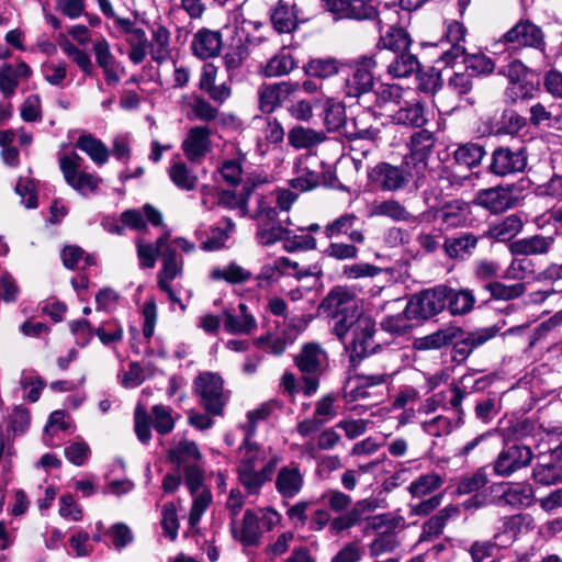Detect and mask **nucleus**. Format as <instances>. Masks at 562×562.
<instances>
[{
	"label": "nucleus",
	"instance_id": "obj_22",
	"mask_svg": "<svg viewBox=\"0 0 562 562\" xmlns=\"http://www.w3.org/2000/svg\"><path fill=\"white\" fill-rule=\"evenodd\" d=\"M554 243V236L537 234L512 241L509 251L515 256H542L550 252Z\"/></svg>",
	"mask_w": 562,
	"mask_h": 562
},
{
	"label": "nucleus",
	"instance_id": "obj_16",
	"mask_svg": "<svg viewBox=\"0 0 562 562\" xmlns=\"http://www.w3.org/2000/svg\"><path fill=\"white\" fill-rule=\"evenodd\" d=\"M92 50L98 66L103 71L106 83L110 86L117 85L121 80V72H124V69L112 54L109 42L103 36L97 38L93 42Z\"/></svg>",
	"mask_w": 562,
	"mask_h": 562
},
{
	"label": "nucleus",
	"instance_id": "obj_1",
	"mask_svg": "<svg viewBox=\"0 0 562 562\" xmlns=\"http://www.w3.org/2000/svg\"><path fill=\"white\" fill-rule=\"evenodd\" d=\"M370 116V112H362L347 123L346 108L341 102L328 100L323 110V123L328 132H342L349 139L375 140L380 130L375 127H358V123Z\"/></svg>",
	"mask_w": 562,
	"mask_h": 562
},
{
	"label": "nucleus",
	"instance_id": "obj_63",
	"mask_svg": "<svg viewBox=\"0 0 562 562\" xmlns=\"http://www.w3.org/2000/svg\"><path fill=\"white\" fill-rule=\"evenodd\" d=\"M522 221L518 215L512 214L492 228V235L499 241L512 239L522 229Z\"/></svg>",
	"mask_w": 562,
	"mask_h": 562
},
{
	"label": "nucleus",
	"instance_id": "obj_27",
	"mask_svg": "<svg viewBox=\"0 0 562 562\" xmlns=\"http://www.w3.org/2000/svg\"><path fill=\"white\" fill-rule=\"evenodd\" d=\"M297 88L299 83L292 85L288 82L262 86L258 91L259 109L263 113H272L281 105V93H290L295 91Z\"/></svg>",
	"mask_w": 562,
	"mask_h": 562
},
{
	"label": "nucleus",
	"instance_id": "obj_51",
	"mask_svg": "<svg viewBox=\"0 0 562 562\" xmlns=\"http://www.w3.org/2000/svg\"><path fill=\"white\" fill-rule=\"evenodd\" d=\"M168 238L169 235L165 234L156 240L155 245L143 244L140 240L137 241V256L142 268L149 269L155 267L157 255H161V251L168 244Z\"/></svg>",
	"mask_w": 562,
	"mask_h": 562
},
{
	"label": "nucleus",
	"instance_id": "obj_58",
	"mask_svg": "<svg viewBox=\"0 0 562 562\" xmlns=\"http://www.w3.org/2000/svg\"><path fill=\"white\" fill-rule=\"evenodd\" d=\"M484 289L491 293L494 300L510 301L521 296L526 291V285L521 282L514 284H504L498 281L488 282Z\"/></svg>",
	"mask_w": 562,
	"mask_h": 562
},
{
	"label": "nucleus",
	"instance_id": "obj_24",
	"mask_svg": "<svg viewBox=\"0 0 562 562\" xmlns=\"http://www.w3.org/2000/svg\"><path fill=\"white\" fill-rule=\"evenodd\" d=\"M193 54L200 59H209L218 56L222 49V34L220 31L201 29L191 42Z\"/></svg>",
	"mask_w": 562,
	"mask_h": 562
},
{
	"label": "nucleus",
	"instance_id": "obj_60",
	"mask_svg": "<svg viewBox=\"0 0 562 562\" xmlns=\"http://www.w3.org/2000/svg\"><path fill=\"white\" fill-rule=\"evenodd\" d=\"M247 47L241 43L236 44L227 49L223 56V63L227 72L228 81L237 75L239 68L243 66L247 58Z\"/></svg>",
	"mask_w": 562,
	"mask_h": 562
},
{
	"label": "nucleus",
	"instance_id": "obj_41",
	"mask_svg": "<svg viewBox=\"0 0 562 562\" xmlns=\"http://www.w3.org/2000/svg\"><path fill=\"white\" fill-rule=\"evenodd\" d=\"M475 302L476 300L472 291L449 288L446 307L452 315H465L473 310Z\"/></svg>",
	"mask_w": 562,
	"mask_h": 562
},
{
	"label": "nucleus",
	"instance_id": "obj_19",
	"mask_svg": "<svg viewBox=\"0 0 562 562\" xmlns=\"http://www.w3.org/2000/svg\"><path fill=\"white\" fill-rule=\"evenodd\" d=\"M357 307L353 293L344 286L334 288L322 301L319 310L327 317H335L339 314Z\"/></svg>",
	"mask_w": 562,
	"mask_h": 562
},
{
	"label": "nucleus",
	"instance_id": "obj_32",
	"mask_svg": "<svg viewBox=\"0 0 562 562\" xmlns=\"http://www.w3.org/2000/svg\"><path fill=\"white\" fill-rule=\"evenodd\" d=\"M510 81V86L506 89V94L512 101L526 98L529 93L528 85H524L522 80L527 75V67L519 60L509 63L505 70Z\"/></svg>",
	"mask_w": 562,
	"mask_h": 562
},
{
	"label": "nucleus",
	"instance_id": "obj_53",
	"mask_svg": "<svg viewBox=\"0 0 562 562\" xmlns=\"http://www.w3.org/2000/svg\"><path fill=\"white\" fill-rule=\"evenodd\" d=\"M127 44L130 46V60L135 65L143 63L147 56L149 44L145 31L139 27L133 30L128 34Z\"/></svg>",
	"mask_w": 562,
	"mask_h": 562
},
{
	"label": "nucleus",
	"instance_id": "obj_4",
	"mask_svg": "<svg viewBox=\"0 0 562 562\" xmlns=\"http://www.w3.org/2000/svg\"><path fill=\"white\" fill-rule=\"evenodd\" d=\"M327 352L316 342L304 344L295 356L294 362L304 381L303 393L314 394L319 385V376L327 366Z\"/></svg>",
	"mask_w": 562,
	"mask_h": 562
},
{
	"label": "nucleus",
	"instance_id": "obj_52",
	"mask_svg": "<svg viewBox=\"0 0 562 562\" xmlns=\"http://www.w3.org/2000/svg\"><path fill=\"white\" fill-rule=\"evenodd\" d=\"M443 482L445 480L441 475L431 472L423 474L416 480H414L409 484L408 491L413 497L420 498L439 490L442 486Z\"/></svg>",
	"mask_w": 562,
	"mask_h": 562
},
{
	"label": "nucleus",
	"instance_id": "obj_61",
	"mask_svg": "<svg viewBox=\"0 0 562 562\" xmlns=\"http://www.w3.org/2000/svg\"><path fill=\"white\" fill-rule=\"evenodd\" d=\"M151 418L154 429L161 436L170 434L176 425L172 416V409L165 405H154L151 407Z\"/></svg>",
	"mask_w": 562,
	"mask_h": 562
},
{
	"label": "nucleus",
	"instance_id": "obj_11",
	"mask_svg": "<svg viewBox=\"0 0 562 562\" xmlns=\"http://www.w3.org/2000/svg\"><path fill=\"white\" fill-rule=\"evenodd\" d=\"M517 191L514 184L480 190L475 202L492 213H503L519 203Z\"/></svg>",
	"mask_w": 562,
	"mask_h": 562
},
{
	"label": "nucleus",
	"instance_id": "obj_33",
	"mask_svg": "<svg viewBox=\"0 0 562 562\" xmlns=\"http://www.w3.org/2000/svg\"><path fill=\"white\" fill-rule=\"evenodd\" d=\"M201 452L194 441L180 439L172 448L168 450V460L178 468L196 463L201 459Z\"/></svg>",
	"mask_w": 562,
	"mask_h": 562
},
{
	"label": "nucleus",
	"instance_id": "obj_46",
	"mask_svg": "<svg viewBox=\"0 0 562 562\" xmlns=\"http://www.w3.org/2000/svg\"><path fill=\"white\" fill-rule=\"evenodd\" d=\"M325 139L323 132L312 128L295 126L289 131L288 140L291 146L297 149L311 148Z\"/></svg>",
	"mask_w": 562,
	"mask_h": 562
},
{
	"label": "nucleus",
	"instance_id": "obj_62",
	"mask_svg": "<svg viewBox=\"0 0 562 562\" xmlns=\"http://www.w3.org/2000/svg\"><path fill=\"white\" fill-rule=\"evenodd\" d=\"M7 423L8 430L14 436L25 434L31 425L30 411L22 405L14 406L12 412L7 416Z\"/></svg>",
	"mask_w": 562,
	"mask_h": 562
},
{
	"label": "nucleus",
	"instance_id": "obj_13",
	"mask_svg": "<svg viewBox=\"0 0 562 562\" xmlns=\"http://www.w3.org/2000/svg\"><path fill=\"white\" fill-rule=\"evenodd\" d=\"M527 166V151L525 147L512 149L498 147L492 154L490 171L496 176H508L525 170Z\"/></svg>",
	"mask_w": 562,
	"mask_h": 562
},
{
	"label": "nucleus",
	"instance_id": "obj_23",
	"mask_svg": "<svg viewBox=\"0 0 562 562\" xmlns=\"http://www.w3.org/2000/svg\"><path fill=\"white\" fill-rule=\"evenodd\" d=\"M375 57L379 60H387V72L394 78H405L419 69V61L416 55L408 49L385 56L383 52H379Z\"/></svg>",
	"mask_w": 562,
	"mask_h": 562
},
{
	"label": "nucleus",
	"instance_id": "obj_43",
	"mask_svg": "<svg viewBox=\"0 0 562 562\" xmlns=\"http://www.w3.org/2000/svg\"><path fill=\"white\" fill-rule=\"evenodd\" d=\"M485 150L482 146L473 143H468L459 146L453 154L454 165L459 168H464L470 171L473 167L480 165Z\"/></svg>",
	"mask_w": 562,
	"mask_h": 562
},
{
	"label": "nucleus",
	"instance_id": "obj_18",
	"mask_svg": "<svg viewBox=\"0 0 562 562\" xmlns=\"http://www.w3.org/2000/svg\"><path fill=\"white\" fill-rule=\"evenodd\" d=\"M374 508V502L370 499L356 502L349 510L339 513L340 515L331 519L329 525L330 533L333 536H338L342 531L352 528L362 520L364 515L373 512Z\"/></svg>",
	"mask_w": 562,
	"mask_h": 562
},
{
	"label": "nucleus",
	"instance_id": "obj_42",
	"mask_svg": "<svg viewBox=\"0 0 562 562\" xmlns=\"http://www.w3.org/2000/svg\"><path fill=\"white\" fill-rule=\"evenodd\" d=\"M468 206L459 201L447 203L437 213L438 220L446 228H456L464 225L468 221Z\"/></svg>",
	"mask_w": 562,
	"mask_h": 562
},
{
	"label": "nucleus",
	"instance_id": "obj_55",
	"mask_svg": "<svg viewBox=\"0 0 562 562\" xmlns=\"http://www.w3.org/2000/svg\"><path fill=\"white\" fill-rule=\"evenodd\" d=\"M64 178L68 186H70L74 190L82 195L94 193L101 182L100 178L86 171H77L70 175H66Z\"/></svg>",
	"mask_w": 562,
	"mask_h": 562
},
{
	"label": "nucleus",
	"instance_id": "obj_2",
	"mask_svg": "<svg viewBox=\"0 0 562 562\" xmlns=\"http://www.w3.org/2000/svg\"><path fill=\"white\" fill-rule=\"evenodd\" d=\"M368 179L374 188L381 191L396 192L407 187L412 180L419 187L425 177L415 173L412 166L403 158L398 166L385 161L376 164L368 172Z\"/></svg>",
	"mask_w": 562,
	"mask_h": 562
},
{
	"label": "nucleus",
	"instance_id": "obj_37",
	"mask_svg": "<svg viewBox=\"0 0 562 562\" xmlns=\"http://www.w3.org/2000/svg\"><path fill=\"white\" fill-rule=\"evenodd\" d=\"M459 328L449 327L427 336L416 338L413 346L417 350H434L451 344L460 334Z\"/></svg>",
	"mask_w": 562,
	"mask_h": 562
},
{
	"label": "nucleus",
	"instance_id": "obj_5",
	"mask_svg": "<svg viewBox=\"0 0 562 562\" xmlns=\"http://www.w3.org/2000/svg\"><path fill=\"white\" fill-rule=\"evenodd\" d=\"M502 47L509 52H518L525 47L543 52L546 48L544 34L531 21L520 20L493 44L494 53H501Z\"/></svg>",
	"mask_w": 562,
	"mask_h": 562
},
{
	"label": "nucleus",
	"instance_id": "obj_44",
	"mask_svg": "<svg viewBox=\"0 0 562 562\" xmlns=\"http://www.w3.org/2000/svg\"><path fill=\"white\" fill-rule=\"evenodd\" d=\"M221 223L223 227L214 226L211 228V235L201 244L204 251H216L225 246L227 239L235 232L236 225L231 217H223Z\"/></svg>",
	"mask_w": 562,
	"mask_h": 562
},
{
	"label": "nucleus",
	"instance_id": "obj_30",
	"mask_svg": "<svg viewBox=\"0 0 562 562\" xmlns=\"http://www.w3.org/2000/svg\"><path fill=\"white\" fill-rule=\"evenodd\" d=\"M294 4L280 0L270 12V20L278 33H291L297 26V15Z\"/></svg>",
	"mask_w": 562,
	"mask_h": 562
},
{
	"label": "nucleus",
	"instance_id": "obj_29",
	"mask_svg": "<svg viewBox=\"0 0 562 562\" xmlns=\"http://www.w3.org/2000/svg\"><path fill=\"white\" fill-rule=\"evenodd\" d=\"M239 315H235L228 310L223 312L224 328L229 334H249L257 327L255 317L247 312L245 303L238 305Z\"/></svg>",
	"mask_w": 562,
	"mask_h": 562
},
{
	"label": "nucleus",
	"instance_id": "obj_20",
	"mask_svg": "<svg viewBox=\"0 0 562 562\" xmlns=\"http://www.w3.org/2000/svg\"><path fill=\"white\" fill-rule=\"evenodd\" d=\"M380 31V41L378 46L381 48L385 56L394 53L409 49L412 40L409 34L402 27L389 26L387 30L383 31V22L379 16L375 19Z\"/></svg>",
	"mask_w": 562,
	"mask_h": 562
},
{
	"label": "nucleus",
	"instance_id": "obj_64",
	"mask_svg": "<svg viewBox=\"0 0 562 562\" xmlns=\"http://www.w3.org/2000/svg\"><path fill=\"white\" fill-rule=\"evenodd\" d=\"M241 451L243 456L238 469L259 468L268 461L266 460L265 450L259 448L256 443L249 442L248 437L245 440Z\"/></svg>",
	"mask_w": 562,
	"mask_h": 562
},
{
	"label": "nucleus",
	"instance_id": "obj_47",
	"mask_svg": "<svg viewBox=\"0 0 562 562\" xmlns=\"http://www.w3.org/2000/svg\"><path fill=\"white\" fill-rule=\"evenodd\" d=\"M522 522V515H513L510 517H506L499 531L495 533L492 540V542L495 543V548H506L510 546L516 540Z\"/></svg>",
	"mask_w": 562,
	"mask_h": 562
},
{
	"label": "nucleus",
	"instance_id": "obj_45",
	"mask_svg": "<svg viewBox=\"0 0 562 562\" xmlns=\"http://www.w3.org/2000/svg\"><path fill=\"white\" fill-rule=\"evenodd\" d=\"M76 147L85 151L97 165H104L109 159V149L105 144L91 134L81 135Z\"/></svg>",
	"mask_w": 562,
	"mask_h": 562
},
{
	"label": "nucleus",
	"instance_id": "obj_49",
	"mask_svg": "<svg viewBox=\"0 0 562 562\" xmlns=\"http://www.w3.org/2000/svg\"><path fill=\"white\" fill-rule=\"evenodd\" d=\"M211 278L216 281H226L231 284L245 283L251 279V272L236 262H231L224 268H214Z\"/></svg>",
	"mask_w": 562,
	"mask_h": 562
},
{
	"label": "nucleus",
	"instance_id": "obj_9",
	"mask_svg": "<svg viewBox=\"0 0 562 562\" xmlns=\"http://www.w3.org/2000/svg\"><path fill=\"white\" fill-rule=\"evenodd\" d=\"M375 322L371 316L360 317L348 344L351 362H360L363 358L374 352L379 344L374 341Z\"/></svg>",
	"mask_w": 562,
	"mask_h": 562
},
{
	"label": "nucleus",
	"instance_id": "obj_6",
	"mask_svg": "<svg viewBox=\"0 0 562 562\" xmlns=\"http://www.w3.org/2000/svg\"><path fill=\"white\" fill-rule=\"evenodd\" d=\"M448 292L449 286L438 285L413 295L404 308L405 316L423 321L439 314L446 308Z\"/></svg>",
	"mask_w": 562,
	"mask_h": 562
},
{
	"label": "nucleus",
	"instance_id": "obj_34",
	"mask_svg": "<svg viewBox=\"0 0 562 562\" xmlns=\"http://www.w3.org/2000/svg\"><path fill=\"white\" fill-rule=\"evenodd\" d=\"M459 514V508L453 505L446 506L439 510L436 515L424 522L420 540H430L437 538L443 531L447 522L451 518L457 517Z\"/></svg>",
	"mask_w": 562,
	"mask_h": 562
},
{
	"label": "nucleus",
	"instance_id": "obj_7",
	"mask_svg": "<svg viewBox=\"0 0 562 562\" xmlns=\"http://www.w3.org/2000/svg\"><path fill=\"white\" fill-rule=\"evenodd\" d=\"M254 218L257 221L256 239L261 246H271L280 240L284 241L285 236L291 233L278 220L277 209L266 204L263 201L259 202L258 211Z\"/></svg>",
	"mask_w": 562,
	"mask_h": 562
},
{
	"label": "nucleus",
	"instance_id": "obj_21",
	"mask_svg": "<svg viewBox=\"0 0 562 562\" xmlns=\"http://www.w3.org/2000/svg\"><path fill=\"white\" fill-rule=\"evenodd\" d=\"M303 484L304 476L300 465L295 462L282 467L276 477V490L284 498L296 496L301 492Z\"/></svg>",
	"mask_w": 562,
	"mask_h": 562
},
{
	"label": "nucleus",
	"instance_id": "obj_3",
	"mask_svg": "<svg viewBox=\"0 0 562 562\" xmlns=\"http://www.w3.org/2000/svg\"><path fill=\"white\" fill-rule=\"evenodd\" d=\"M193 392L199 404L213 416L223 415L231 392L224 390L223 379L213 372L204 371L193 380Z\"/></svg>",
	"mask_w": 562,
	"mask_h": 562
},
{
	"label": "nucleus",
	"instance_id": "obj_39",
	"mask_svg": "<svg viewBox=\"0 0 562 562\" xmlns=\"http://www.w3.org/2000/svg\"><path fill=\"white\" fill-rule=\"evenodd\" d=\"M296 66L297 61L292 53L283 47L267 61L262 72L266 77H281L290 74Z\"/></svg>",
	"mask_w": 562,
	"mask_h": 562
},
{
	"label": "nucleus",
	"instance_id": "obj_8",
	"mask_svg": "<svg viewBox=\"0 0 562 562\" xmlns=\"http://www.w3.org/2000/svg\"><path fill=\"white\" fill-rule=\"evenodd\" d=\"M376 58L362 56L350 65V74L346 79L348 97L359 98L371 92L374 85L373 70L378 65Z\"/></svg>",
	"mask_w": 562,
	"mask_h": 562
},
{
	"label": "nucleus",
	"instance_id": "obj_54",
	"mask_svg": "<svg viewBox=\"0 0 562 562\" xmlns=\"http://www.w3.org/2000/svg\"><path fill=\"white\" fill-rule=\"evenodd\" d=\"M368 315L361 313L358 307L352 308L346 313L339 314L331 319L334 321L333 333L339 340H344L348 334H351L360 321V317H367Z\"/></svg>",
	"mask_w": 562,
	"mask_h": 562
},
{
	"label": "nucleus",
	"instance_id": "obj_17",
	"mask_svg": "<svg viewBox=\"0 0 562 562\" xmlns=\"http://www.w3.org/2000/svg\"><path fill=\"white\" fill-rule=\"evenodd\" d=\"M277 463L278 459L271 458L260 468L237 469L238 480L248 494H258L271 481Z\"/></svg>",
	"mask_w": 562,
	"mask_h": 562
},
{
	"label": "nucleus",
	"instance_id": "obj_57",
	"mask_svg": "<svg viewBox=\"0 0 562 562\" xmlns=\"http://www.w3.org/2000/svg\"><path fill=\"white\" fill-rule=\"evenodd\" d=\"M260 537L259 517L254 510L247 509L244 514L239 540L245 546H255L259 542Z\"/></svg>",
	"mask_w": 562,
	"mask_h": 562
},
{
	"label": "nucleus",
	"instance_id": "obj_15",
	"mask_svg": "<svg viewBox=\"0 0 562 562\" xmlns=\"http://www.w3.org/2000/svg\"><path fill=\"white\" fill-rule=\"evenodd\" d=\"M181 148L189 161L200 164L212 150L210 128L202 125L191 127L182 142Z\"/></svg>",
	"mask_w": 562,
	"mask_h": 562
},
{
	"label": "nucleus",
	"instance_id": "obj_40",
	"mask_svg": "<svg viewBox=\"0 0 562 562\" xmlns=\"http://www.w3.org/2000/svg\"><path fill=\"white\" fill-rule=\"evenodd\" d=\"M370 216H385L396 222H409L414 215L397 200L389 199L372 204Z\"/></svg>",
	"mask_w": 562,
	"mask_h": 562
},
{
	"label": "nucleus",
	"instance_id": "obj_59",
	"mask_svg": "<svg viewBox=\"0 0 562 562\" xmlns=\"http://www.w3.org/2000/svg\"><path fill=\"white\" fill-rule=\"evenodd\" d=\"M338 70V61L333 57L311 59L304 66V71L307 76L321 79L329 78L336 75Z\"/></svg>",
	"mask_w": 562,
	"mask_h": 562
},
{
	"label": "nucleus",
	"instance_id": "obj_38",
	"mask_svg": "<svg viewBox=\"0 0 562 562\" xmlns=\"http://www.w3.org/2000/svg\"><path fill=\"white\" fill-rule=\"evenodd\" d=\"M501 501L512 507H528L533 501V490L527 483H508Z\"/></svg>",
	"mask_w": 562,
	"mask_h": 562
},
{
	"label": "nucleus",
	"instance_id": "obj_12",
	"mask_svg": "<svg viewBox=\"0 0 562 562\" xmlns=\"http://www.w3.org/2000/svg\"><path fill=\"white\" fill-rule=\"evenodd\" d=\"M435 144V135L427 130H420L412 134L409 153L404 156V159L412 166L415 173L426 177V172L428 170V157Z\"/></svg>",
	"mask_w": 562,
	"mask_h": 562
},
{
	"label": "nucleus",
	"instance_id": "obj_36",
	"mask_svg": "<svg viewBox=\"0 0 562 562\" xmlns=\"http://www.w3.org/2000/svg\"><path fill=\"white\" fill-rule=\"evenodd\" d=\"M396 124L422 127L427 122L425 109L419 102H404L400 109L392 114Z\"/></svg>",
	"mask_w": 562,
	"mask_h": 562
},
{
	"label": "nucleus",
	"instance_id": "obj_56",
	"mask_svg": "<svg viewBox=\"0 0 562 562\" xmlns=\"http://www.w3.org/2000/svg\"><path fill=\"white\" fill-rule=\"evenodd\" d=\"M60 37L59 46L61 50L71 58L82 72L91 76L93 74V65L90 56L85 50L72 44L64 35H60Z\"/></svg>",
	"mask_w": 562,
	"mask_h": 562
},
{
	"label": "nucleus",
	"instance_id": "obj_31",
	"mask_svg": "<svg viewBox=\"0 0 562 562\" xmlns=\"http://www.w3.org/2000/svg\"><path fill=\"white\" fill-rule=\"evenodd\" d=\"M148 52L151 59L157 64H162L170 58V32L167 27L161 24H155L153 26Z\"/></svg>",
	"mask_w": 562,
	"mask_h": 562
},
{
	"label": "nucleus",
	"instance_id": "obj_10",
	"mask_svg": "<svg viewBox=\"0 0 562 562\" xmlns=\"http://www.w3.org/2000/svg\"><path fill=\"white\" fill-rule=\"evenodd\" d=\"M532 458L533 453L528 446H507L493 462V471L498 476L508 477L520 469L528 467Z\"/></svg>",
	"mask_w": 562,
	"mask_h": 562
},
{
	"label": "nucleus",
	"instance_id": "obj_50",
	"mask_svg": "<svg viewBox=\"0 0 562 562\" xmlns=\"http://www.w3.org/2000/svg\"><path fill=\"white\" fill-rule=\"evenodd\" d=\"M251 190L244 188V192L239 195L233 191L222 190L218 192L216 204L228 210H238L239 216L244 217L248 214V200Z\"/></svg>",
	"mask_w": 562,
	"mask_h": 562
},
{
	"label": "nucleus",
	"instance_id": "obj_35",
	"mask_svg": "<svg viewBox=\"0 0 562 562\" xmlns=\"http://www.w3.org/2000/svg\"><path fill=\"white\" fill-rule=\"evenodd\" d=\"M161 270L158 272V283L164 281L166 283L172 281L177 277L181 276L183 270V259L177 255L176 248L167 244L165 249L161 251Z\"/></svg>",
	"mask_w": 562,
	"mask_h": 562
},
{
	"label": "nucleus",
	"instance_id": "obj_25",
	"mask_svg": "<svg viewBox=\"0 0 562 562\" xmlns=\"http://www.w3.org/2000/svg\"><path fill=\"white\" fill-rule=\"evenodd\" d=\"M479 238L472 233H461L446 238L443 250L451 259L465 260L470 258L477 246Z\"/></svg>",
	"mask_w": 562,
	"mask_h": 562
},
{
	"label": "nucleus",
	"instance_id": "obj_28",
	"mask_svg": "<svg viewBox=\"0 0 562 562\" xmlns=\"http://www.w3.org/2000/svg\"><path fill=\"white\" fill-rule=\"evenodd\" d=\"M467 29L458 21H452L448 24L446 31V40L450 44V48L445 50L441 55V59L446 64L454 63L459 57L465 53V47L461 45V42L465 38Z\"/></svg>",
	"mask_w": 562,
	"mask_h": 562
},
{
	"label": "nucleus",
	"instance_id": "obj_48",
	"mask_svg": "<svg viewBox=\"0 0 562 562\" xmlns=\"http://www.w3.org/2000/svg\"><path fill=\"white\" fill-rule=\"evenodd\" d=\"M168 175L172 183L183 191H192L198 183V177L182 161L172 162L168 169Z\"/></svg>",
	"mask_w": 562,
	"mask_h": 562
},
{
	"label": "nucleus",
	"instance_id": "obj_14",
	"mask_svg": "<svg viewBox=\"0 0 562 562\" xmlns=\"http://www.w3.org/2000/svg\"><path fill=\"white\" fill-rule=\"evenodd\" d=\"M532 477L542 485H552L562 481V452L559 446L537 456Z\"/></svg>",
	"mask_w": 562,
	"mask_h": 562
},
{
	"label": "nucleus",
	"instance_id": "obj_26",
	"mask_svg": "<svg viewBox=\"0 0 562 562\" xmlns=\"http://www.w3.org/2000/svg\"><path fill=\"white\" fill-rule=\"evenodd\" d=\"M321 7L333 14L336 21L342 19L366 21L367 12H371L369 8H357L352 0H321Z\"/></svg>",
	"mask_w": 562,
	"mask_h": 562
}]
</instances>
